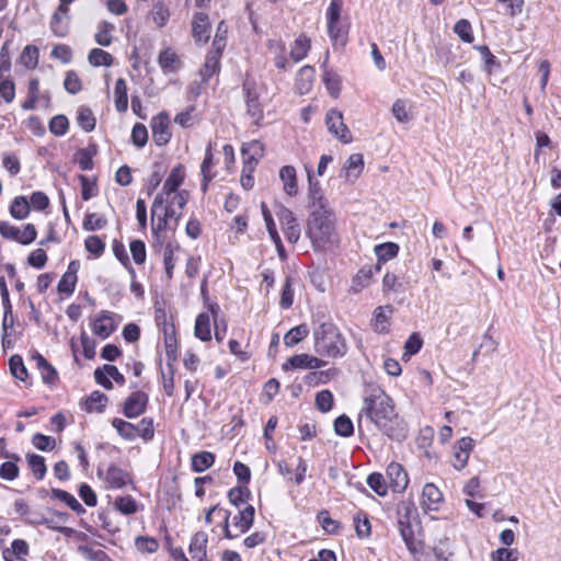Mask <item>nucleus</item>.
<instances>
[{"label": "nucleus", "instance_id": "obj_1", "mask_svg": "<svg viewBox=\"0 0 561 561\" xmlns=\"http://www.w3.org/2000/svg\"><path fill=\"white\" fill-rule=\"evenodd\" d=\"M374 424L388 438L402 442L407 438L409 426L394 409L393 400L381 389H373L363 400L357 419V428L363 430V417Z\"/></svg>", "mask_w": 561, "mask_h": 561}, {"label": "nucleus", "instance_id": "obj_2", "mask_svg": "<svg viewBox=\"0 0 561 561\" xmlns=\"http://www.w3.org/2000/svg\"><path fill=\"white\" fill-rule=\"evenodd\" d=\"M307 237L317 251H327L339 243L333 210L316 208L310 211L307 221Z\"/></svg>", "mask_w": 561, "mask_h": 561}, {"label": "nucleus", "instance_id": "obj_3", "mask_svg": "<svg viewBox=\"0 0 561 561\" xmlns=\"http://www.w3.org/2000/svg\"><path fill=\"white\" fill-rule=\"evenodd\" d=\"M314 351L321 356L343 357L347 353V343L332 322H324L313 330Z\"/></svg>", "mask_w": 561, "mask_h": 561}, {"label": "nucleus", "instance_id": "obj_4", "mask_svg": "<svg viewBox=\"0 0 561 561\" xmlns=\"http://www.w3.org/2000/svg\"><path fill=\"white\" fill-rule=\"evenodd\" d=\"M254 514L255 510L252 505L245 506L243 510H240L237 515L232 518L233 527L238 530L233 534L229 528V519L230 512H222V522H224V536L228 539L237 538L239 535L247 533L254 523Z\"/></svg>", "mask_w": 561, "mask_h": 561}, {"label": "nucleus", "instance_id": "obj_5", "mask_svg": "<svg viewBox=\"0 0 561 561\" xmlns=\"http://www.w3.org/2000/svg\"><path fill=\"white\" fill-rule=\"evenodd\" d=\"M276 216L280 228L290 243H296L300 239L301 229L295 214L287 207L278 205Z\"/></svg>", "mask_w": 561, "mask_h": 561}, {"label": "nucleus", "instance_id": "obj_6", "mask_svg": "<svg viewBox=\"0 0 561 561\" xmlns=\"http://www.w3.org/2000/svg\"><path fill=\"white\" fill-rule=\"evenodd\" d=\"M165 202L167 201L163 197V194H158L154 197L153 203L151 205V230L156 241L160 244H162L161 232L167 230L168 228L174 230L172 225L168 221V219L161 211L162 205Z\"/></svg>", "mask_w": 561, "mask_h": 561}, {"label": "nucleus", "instance_id": "obj_7", "mask_svg": "<svg viewBox=\"0 0 561 561\" xmlns=\"http://www.w3.org/2000/svg\"><path fill=\"white\" fill-rule=\"evenodd\" d=\"M325 124L329 131L339 140L344 144H350L353 140L352 134L347 126L344 124L343 114L339 110L331 108L325 116Z\"/></svg>", "mask_w": 561, "mask_h": 561}, {"label": "nucleus", "instance_id": "obj_8", "mask_svg": "<svg viewBox=\"0 0 561 561\" xmlns=\"http://www.w3.org/2000/svg\"><path fill=\"white\" fill-rule=\"evenodd\" d=\"M243 92L247 103V114L259 125L263 119V107L259 101L260 94L256 91L255 83L247 80L243 85Z\"/></svg>", "mask_w": 561, "mask_h": 561}, {"label": "nucleus", "instance_id": "obj_9", "mask_svg": "<svg viewBox=\"0 0 561 561\" xmlns=\"http://www.w3.org/2000/svg\"><path fill=\"white\" fill-rule=\"evenodd\" d=\"M150 127L152 130L153 142L158 147L165 146L170 141L172 133L170 129V118L165 112H161L153 116L150 122Z\"/></svg>", "mask_w": 561, "mask_h": 561}, {"label": "nucleus", "instance_id": "obj_10", "mask_svg": "<svg viewBox=\"0 0 561 561\" xmlns=\"http://www.w3.org/2000/svg\"><path fill=\"white\" fill-rule=\"evenodd\" d=\"M149 397L146 392L136 390L133 391L124 401L123 414L127 419H135L144 414L147 410Z\"/></svg>", "mask_w": 561, "mask_h": 561}, {"label": "nucleus", "instance_id": "obj_11", "mask_svg": "<svg viewBox=\"0 0 561 561\" xmlns=\"http://www.w3.org/2000/svg\"><path fill=\"white\" fill-rule=\"evenodd\" d=\"M115 313L103 310L92 322V332L101 339H107L115 330L116 323L114 322Z\"/></svg>", "mask_w": 561, "mask_h": 561}, {"label": "nucleus", "instance_id": "obj_12", "mask_svg": "<svg viewBox=\"0 0 561 561\" xmlns=\"http://www.w3.org/2000/svg\"><path fill=\"white\" fill-rule=\"evenodd\" d=\"M474 446V440L469 437L460 438L454 446V462L453 466L456 470H462L469 459L470 451Z\"/></svg>", "mask_w": 561, "mask_h": 561}, {"label": "nucleus", "instance_id": "obj_13", "mask_svg": "<svg viewBox=\"0 0 561 561\" xmlns=\"http://www.w3.org/2000/svg\"><path fill=\"white\" fill-rule=\"evenodd\" d=\"M307 178L309 182V192H308V198L310 202V208H324L330 209L328 206L327 198L324 197L323 190L320 185L319 181L313 180L312 170L310 168H307Z\"/></svg>", "mask_w": 561, "mask_h": 561}, {"label": "nucleus", "instance_id": "obj_14", "mask_svg": "<svg viewBox=\"0 0 561 561\" xmlns=\"http://www.w3.org/2000/svg\"><path fill=\"white\" fill-rule=\"evenodd\" d=\"M387 477L389 479V485L393 492L401 493L407 489L409 478L402 465L398 462H391L387 467Z\"/></svg>", "mask_w": 561, "mask_h": 561}, {"label": "nucleus", "instance_id": "obj_15", "mask_svg": "<svg viewBox=\"0 0 561 561\" xmlns=\"http://www.w3.org/2000/svg\"><path fill=\"white\" fill-rule=\"evenodd\" d=\"M192 34L197 43H207L210 34V23L207 13L197 12L192 23Z\"/></svg>", "mask_w": 561, "mask_h": 561}, {"label": "nucleus", "instance_id": "obj_16", "mask_svg": "<svg viewBox=\"0 0 561 561\" xmlns=\"http://www.w3.org/2000/svg\"><path fill=\"white\" fill-rule=\"evenodd\" d=\"M278 176L283 184L284 193L289 197L297 196L299 187L296 169L293 165H284L280 168Z\"/></svg>", "mask_w": 561, "mask_h": 561}, {"label": "nucleus", "instance_id": "obj_17", "mask_svg": "<svg viewBox=\"0 0 561 561\" xmlns=\"http://www.w3.org/2000/svg\"><path fill=\"white\" fill-rule=\"evenodd\" d=\"M104 479L107 486L111 489H122L128 483H131L130 473L116 465H111L107 468Z\"/></svg>", "mask_w": 561, "mask_h": 561}, {"label": "nucleus", "instance_id": "obj_18", "mask_svg": "<svg viewBox=\"0 0 561 561\" xmlns=\"http://www.w3.org/2000/svg\"><path fill=\"white\" fill-rule=\"evenodd\" d=\"M444 501L442 491L434 483H426L422 491V506L428 511H437Z\"/></svg>", "mask_w": 561, "mask_h": 561}, {"label": "nucleus", "instance_id": "obj_19", "mask_svg": "<svg viewBox=\"0 0 561 561\" xmlns=\"http://www.w3.org/2000/svg\"><path fill=\"white\" fill-rule=\"evenodd\" d=\"M208 537L204 531H197L191 539L188 552L194 561H205L207 557Z\"/></svg>", "mask_w": 561, "mask_h": 561}, {"label": "nucleus", "instance_id": "obj_20", "mask_svg": "<svg viewBox=\"0 0 561 561\" xmlns=\"http://www.w3.org/2000/svg\"><path fill=\"white\" fill-rule=\"evenodd\" d=\"M184 168L182 164L174 167L167 180L163 183L162 192L163 197H170L171 194L179 192L178 188L184 181Z\"/></svg>", "mask_w": 561, "mask_h": 561}, {"label": "nucleus", "instance_id": "obj_21", "mask_svg": "<svg viewBox=\"0 0 561 561\" xmlns=\"http://www.w3.org/2000/svg\"><path fill=\"white\" fill-rule=\"evenodd\" d=\"M108 401V398L103 392L95 390L89 397L83 398L80 401V407L88 413L98 412L102 413L105 409V405Z\"/></svg>", "mask_w": 561, "mask_h": 561}, {"label": "nucleus", "instance_id": "obj_22", "mask_svg": "<svg viewBox=\"0 0 561 561\" xmlns=\"http://www.w3.org/2000/svg\"><path fill=\"white\" fill-rule=\"evenodd\" d=\"M158 64L163 73L176 72L182 65L176 53L170 47L160 51L158 56Z\"/></svg>", "mask_w": 561, "mask_h": 561}, {"label": "nucleus", "instance_id": "obj_23", "mask_svg": "<svg viewBox=\"0 0 561 561\" xmlns=\"http://www.w3.org/2000/svg\"><path fill=\"white\" fill-rule=\"evenodd\" d=\"M374 251L378 259L375 270L379 272L382 263H386L398 255L399 245L394 242H385L375 245Z\"/></svg>", "mask_w": 561, "mask_h": 561}, {"label": "nucleus", "instance_id": "obj_24", "mask_svg": "<svg viewBox=\"0 0 561 561\" xmlns=\"http://www.w3.org/2000/svg\"><path fill=\"white\" fill-rule=\"evenodd\" d=\"M69 13L60 12L57 8L50 20L51 32L58 37H65L69 31Z\"/></svg>", "mask_w": 561, "mask_h": 561}, {"label": "nucleus", "instance_id": "obj_25", "mask_svg": "<svg viewBox=\"0 0 561 561\" xmlns=\"http://www.w3.org/2000/svg\"><path fill=\"white\" fill-rule=\"evenodd\" d=\"M220 67V47L218 46L215 51H210L205 59L204 67L201 70L203 80L207 82L215 73L219 71Z\"/></svg>", "mask_w": 561, "mask_h": 561}, {"label": "nucleus", "instance_id": "obj_26", "mask_svg": "<svg viewBox=\"0 0 561 561\" xmlns=\"http://www.w3.org/2000/svg\"><path fill=\"white\" fill-rule=\"evenodd\" d=\"M374 268L375 267L373 266H364L357 272V274L353 277L352 280V293L357 294L369 286L374 275Z\"/></svg>", "mask_w": 561, "mask_h": 561}, {"label": "nucleus", "instance_id": "obj_27", "mask_svg": "<svg viewBox=\"0 0 561 561\" xmlns=\"http://www.w3.org/2000/svg\"><path fill=\"white\" fill-rule=\"evenodd\" d=\"M398 527L412 525L417 517V510L413 503L401 502L397 507Z\"/></svg>", "mask_w": 561, "mask_h": 561}, {"label": "nucleus", "instance_id": "obj_28", "mask_svg": "<svg viewBox=\"0 0 561 561\" xmlns=\"http://www.w3.org/2000/svg\"><path fill=\"white\" fill-rule=\"evenodd\" d=\"M36 362V366L41 371L42 379L45 383L53 385L58 379L57 370L47 362V359L41 355L36 354L33 356Z\"/></svg>", "mask_w": 561, "mask_h": 561}, {"label": "nucleus", "instance_id": "obj_29", "mask_svg": "<svg viewBox=\"0 0 561 561\" xmlns=\"http://www.w3.org/2000/svg\"><path fill=\"white\" fill-rule=\"evenodd\" d=\"M392 312L391 306L377 307L374 311L373 327L378 333L388 332L389 328V313Z\"/></svg>", "mask_w": 561, "mask_h": 561}, {"label": "nucleus", "instance_id": "obj_30", "mask_svg": "<svg viewBox=\"0 0 561 561\" xmlns=\"http://www.w3.org/2000/svg\"><path fill=\"white\" fill-rule=\"evenodd\" d=\"M215 463V455L210 451H199L192 456L191 467L194 472H204Z\"/></svg>", "mask_w": 561, "mask_h": 561}, {"label": "nucleus", "instance_id": "obj_31", "mask_svg": "<svg viewBox=\"0 0 561 561\" xmlns=\"http://www.w3.org/2000/svg\"><path fill=\"white\" fill-rule=\"evenodd\" d=\"M194 334L197 339L203 342L211 340L210 331V317L206 312H202L197 316L195 321Z\"/></svg>", "mask_w": 561, "mask_h": 561}, {"label": "nucleus", "instance_id": "obj_32", "mask_svg": "<svg viewBox=\"0 0 561 561\" xmlns=\"http://www.w3.org/2000/svg\"><path fill=\"white\" fill-rule=\"evenodd\" d=\"M163 335H164V344H165V355L168 360L176 359V336H175V328L173 324H169L167 322L163 323Z\"/></svg>", "mask_w": 561, "mask_h": 561}, {"label": "nucleus", "instance_id": "obj_33", "mask_svg": "<svg viewBox=\"0 0 561 561\" xmlns=\"http://www.w3.org/2000/svg\"><path fill=\"white\" fill-rule=\"evenodd\" d=\"M115 107L117 112H126L128 107L127 84L123 78H118L114 88Z\"/></svg>", "mask_w": 561, "mask_h": 561}, {"label": "nucleus", "instance_id": "obj_34", "mask_svg": "<svg viewBox=\"0 0 561 561\" xmlns=\"http://www.w3.org/2000/svg\"><path fill=\"white\" fill-rule=\"evenodd\" d=\"M310 46V39L304 34L299 35L290 48V57L295 62L302 60L307 56Z\"/></svg>", "mask_w": 561, "mask_h": 561}, {"label": "nucleus", "instance_id": "obj_35", "mask_svg": "<svg viewBox=\"0 0 561 561\" xmlns=\"http://www.w3.org/2000/svg\"><path fill=\"white\" fill-rule=\"evenodd\" d=\"M179 244L173 242H168L163 249V264L167 279L170 280L173 277V271L175 267V259L174 253L179 250Z\"/></svg>", "mask_w": 561, "mask_h": 561}, {"label": "nucleus", "instance_id": "obj_36", "mask_svg": "<svg viewBox=\"0 0 561 561\" xmlns=\"http://www.w3.org/2000/svg\"><path fill=\"white\" fill-rule=\"evenodd\" d=\"M400 536L411 553H417L421 550V542L415 538L413 525L398 527Z\"/></svg>", "mask_w": 561, "mask_h": 561}, {"label": "nucleus", "instance_id": "obj_37", "mask_svg": "<svg viewBox=\"0 0 561 561\" xmlns=\"http://www.w3.org/2000/svg\"><path fill=\"white\" fill-rule=\"evenodd\" d=\"M309 334L307 324H299L291 328L284 336V344L288 347H293L300 343Z\"/></svg>", "mask_w": 561, "mask_h": 561}, {"label": "nucleus", "instance_id": "obj_38", "mask_svg": "<svg viewBox=\"0 0 561 561\" xmlns=\"http://www.w3.org/2000/svg\"><path fill=\"white\" fill-rule=\"evenodd\" d=\"M151 18L158 27H163L170 19L169 7L162 1L154 2L151 9Z\"/></svg>", "mask_w": 561, "mask_h": 561}, {"label": "nucleus", "instance_id": "obj_39", "mask_svg": "<svg viewBox=\"0 0 561 561\" xmlns=\"http://www.w3.org/2000/svg\"><path fill=\"white\" fill-rule=\"evenodd\" d=\"M115 26L113 23L107 21H101L98 25V32L95 33L94 39L101 46H110L112 44V32Z\"/></svg>", "mask_w": 561, "mask_h": 561}, {"label": "nucleus", "instance_id": "obj_40", "mask_svg": "<svg viewBox=\"0 0 561 561\" xmlns=\"http://www.w3.org/2000/svg\"><path fill=\"white\" fill-rule=\"evenodd\" d=\"M112 426L116 430L118 435L126 440L136 439V427L135 424L125 420L115 417L112 420Z\"/></svg>", "mask_w": 561, "mask_h": 561}, {"label": "nucleus", "instance_id": "obj_41", "mask_svg": "<svg viewBox=\"0 0 561 561\" xmlns=\"http://www.w3.org/2000/svg\"><path fill=\"white\" fill-rule=\"evenodd\" d=\"M10 214L13 218L22 220L30 214V203L24 196H16L10 206Z\"/></svg>", "mask_w": 561, "mask_h": 561}, {"label": "nucleus", "instance_id": "obj_42", "mask_svg": "<svg viewBox=\"0 0 561 561\" xmlns=\"http://www.w3.org/2000/svg\"><path fill=\"white\" fill-rule=\"evenodd\" d=\"M77 122L78 125L87 133L92 131L96 124L93 112L87 106H80L78 108Z\"/></svg>", "mask_w": 561, "mask_h": 561}, {"label": "nucleus", "instance_id": "obj_43", "mask_svg": "<svg viewBox=\"0 0 561 561\" xmlns=\"http://www.w3.org/2000/svg\"><path fill=\"white\" fill-rule=\"evenodd\" d=\"M12 458L11 461H5L0 466V478L7 481H13L19 477L20 469L16 465V461L20 460L18 455L9 456Z\"/></svg>", "mask_w": 561, "mask_h": 561}, {"label": "nucleus", "instance_id": "obj_44", "mask_svg": "<svg viewBox=\"0 0 561 561\" xmlns=\"http://www.w3.org/2000/svg\"><path fill=\"white\" fill-rule=\"evenodd\" d=\"M9 367L12 376L21 381H26L28 378L27 369L24 365L22 356L15 354L9 359Z\"/></svg>", "mask_w": 561, "mask_h": 561}, {"label": "nucleus", "instance_id": "obj_45", "mask_svg": "<svg viewBox=\"0 0 561 561\" xmlns=\"http://www.w3.org/2000/svg\"><path fill=\"white\" fill-rule=\"evenodd\" d=\"M263 153L264 147L259 140H253L242 147V154L244 157L248 156L245 162H252L254 165L256 164L257 160L263 157Z\"/></svg>", "mask_w": 561, "mask_h": 561}, {"label": "nucleus", "instance_id": "obj_46", "mask_svg": "<svg viewBox=\"0 0 561 561\" xmlns=\"http://www.w3.org/2000/svg\"><path fill=\"white\" fill-rule=\"evenodd\" d=\"M213 153L211 147L208 146L205 152V157L203 163L201 165V172L203 175L202 191L205 193L208 188V183L213 180V174H210V169L213 168Z\"/></svg>", "mask_w": 561, "mask_h": 561}, {"label": "nucleus", "instance_id": "obj_47", "mask_svg": "<svg viewBox=\"0 0 561 561\" xmlns=\"http://www.w3.org/2000/svg\"><path fill=\"white\" fill-rule=\"evenodd\" d=\"M88 60L94 67H100V66L108 67L113 64L112 55L101 48L91 49L89 53V56H88Z\"/></svg>", "mask_w": 561, "mask_h": 561}, {"label": "nucleus", "instance_id": "obj_48", "mask_svg": "<svg viewBox=\"0 0 561 561\" xmlns=\"http://www.w3.org/2000/svg\"><path fill=\"white\" fill-rule=\"evenodd\" d=\"M334 432L341 437L352 436L354 433V424L352 420L345 414L337 416L334 421Z\"/></svg>", "mask_w": 561, "mask_h": 561}, {"label": "nucleus", "instance_id": "obj_49", "mask_svg": "<svg viewBox=\"0 0 561 561\" xmlns=\"http://www.w3.org/2000/svg\"><path fill=\"white\" fill-rule=\"evenodd\" d=\"M367 484L379 496H386L388 493V484L385 477L379 472H373L367 477Z\"/></svg>", "mask_w": 561, "mask_h": 561}, {"label": "nucleus", "instance_id": "obj_50", "mask_svg": "<svg viewBox=\"0 0 561 561\" xmlns=\"http://www.w3.org/2000/svg\"><path fill=\"white\" fill-rule=\"evenodd\" d=\"M115 508L124 515H131L137 512L138 504L130 495L117 496L114 502Z\"/></svg>", "mask_w": 561, "mask_h": 561}, {"label": "nucleus", "instance_id": "obj_51", "mask_svg": "<svg viewBox=\"0 0 561 561\" xmlns=\"http://www.w3.org/2000/svg\"><path fill=\"white\" fill-rule=\"evenodd\" d=\"M28 466L37 480H42L47 471L43 456L30 454L26 456Z\"/></svg>", "mask_w": 561, "mask_h": 561}, {"label": "nucleus", "instance_id": "obj_52", "mask_svg": "<svg viewBox=\"0 0 561 561\" xmlns=\"http://www.w3.org/2000/svg\"><path fill=\"white\" fill-rule=\"evenodd\" d=\"M476 49L480 53L483 61H484V70L488 73H492V71L496 68H500V61L496 57L491 53L486 45L476 46Z\"/></svg>", "mask_w": 561, "mask_h": 561}, {"label": "nucleus", "instance_id": "obj_53", "mask_svg": "<svg viewBox=\"0 0 561 561\" xmlns=\"http://www.w3.org/2000/svg\"><path fill=\"white\" fill-rule=\"evenodd\" d=\"M136 427V438L141 437L146 442L151 440L154 436V425L151 417H144Z\"/></svg>", "mask_w": 561, "mask_h": 561}, {"label": "nucleus", "instance_id": "obj_54", "mask_svg": "<svg viewBox=\"0 0 561 561\" xmlns=\"http://www.w3.org/2000/svg\"><path fill=\"white\" fill-rule=\"evenodd\" d=\"M355 531L359 538L370 535L371 526L366 513L359 512L354 516Z\"/></svg>", "mask_w": 561, "mask_h": 561}, {"label": "nucleus", "instance_id": "obj_55", "mask_svg": "<svg viewBox=\"0 0 561 561\" xmlns=\"http://www.w3.org/2000/svg\"><path fill=\"white\" fill-rule=\"evenodd\" d=\"M454 32L460 37V39L465 43H472L474 37L472 34V27L468 20L461 19L456 22L454 26Z\"/></svg>", "mask_w": 561, "mask_h": 561}, {"label": "nucleus", "instance_id": "obj_56", "mask_svg": "<svg viewBox=\"0 0 561 561\" xmlns=\"http://www.w3.org/2000/svg\"><path fill=\"white\" fill-rule=\"evenodd\" d=\"M433 553L437 561H450L453 551L450 550V541L447 537L440 539L433 548Z\"/></svg>", "mask_w": 561, "mask_h": 561}, {"label": "nucleus", "instance_id": "obj_57", "mask_svg": "<svg viewBox=\"0 0 561 561\" xmlns=\"http://www.w3.org/2000/svg\"><path fill=\"white\" fill-rule=\"evenodd\" d=\"M363 167H364L363 156L360 153H353L346 160L344 169L346 171L347 176H350L352 174L354 176H358V174L363 170Z\"/></svg>", "mask_w": 561, "mask_h": 561}, {"label": "nucleus", "instance_id": "obj_58", "mask_svg": "<svg viewBox=\"0 0 561 561\" xmlns=\"http://www.w3.org/2000/svg\"><path fill=\"white\" fill-rule=\"evenodd\" d=\"M106 224L107 221L104 217L90 213L85 215L82 226L85 231H95L104 228Z\"/></svg>", "mask_w": 561, "mask_h": 561}, {"label": "nucleus", "instance_id": "obj_59", "mask_svg": "<svg viewBox=\"0 0 561 561\" xmlns=\"http://www.w3.org/2000/svg\"><path fill=\"white\" fill-rule=\"evenodd\" d=\"M323 82L333 98H337L341 91V79L339 75L325 71L323 75Z\"/></svg>", "mask_w": 561, "mask_h": 561}, {"label": "nucleus", "instance_id": "obj_60", "mask_svg": "<svg viewBox=\"0 0 561 561\" xmlns=\"http://www.w3.org/2000/svg\"><path fill=\"white\" fill-rule=\"evenodd\" d=\"M131 141L138 148H142L146 146L148 141V130L144 124L136 123L134 125L131 130Z\"/></svg>", "mask_w": 561, "mask_h": 561}, {"label": "nucleus", "instance_id": "obj_61", "mask_svg": "<svg viewBox=\"0 0 561 561\" xmlns=\"http://www.w3.org/2000/svg\"><path fill=\"white\" fill-rule=\"evenodd\" d=\"M250 490L247 486H236L228 492V499L234 506H240L250 497Z\"/></svg>", "mask_w": 561, "mask_h": 561}, {"label": "nucleus", "instance_id": "obj_62", "mask_svg": "<svg viewBox=\"0 0 561 561\" xmlns=\"http://www.w3.org/2000/svg\"><path fill=\"white\" fill-rule=\"evenodd\" d=\"M69 127L68 118L65 115H56L49 122V130L56 136H62Z\"/></svg>", "mask_w": 561, "mask_h": 561}, {"label": "nucleus", "instance_id": "obj_63", "mask_svg": "<svg viewBox=\"0 0 561 561\" xmlns=\"http://www.w3.org/2000/svg\"><path fill=\"white\" fill-rule=\"evenodd\" d=\"M316 407L319 411L325 413L333 407V394L330 390H322L316 396Z\"/></svg>", "mask_w": 561, "mask_h": 561}, {"label": "nucleus", "instance_id": "obj_64", "mask_svg": "<svg viewBox=\"0 0 561 561\" xmlns=\"http://www.w3.org/2000/svg\"><path fill=\"white\" fill-rule=\"evenodd\" d=\"M318 520L328 534H337L341 529V524L332 519L327 511L318 514Z\"/></svg>", "mask_w": 561, "mask_h": 561}]
</instances>
